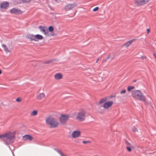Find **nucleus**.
<instances>
[{
    "label": "nucleus",
    "instance_id": "1",
    "mask_svg": "<svg viewBox=\"0 0 156 156\" xmlns=\"http://www.w3.org/2000/svg\"><path fill=\"white\" fill-rule=\"evenodd\" d=\"M15 132H9L0 135V139H2L3 140L6 145H8L13 142L14 138Z\"/></svg>",
    "mask_w": 156,
    "mask_h": 156
},
{
    "label": "nucleus",
    "instance_id": "2",
    "mask_svg": "<svg viewBox=\"0 0 156 156\" xmlns=\"http://www.w3.org/2000/svg\"><path fill=\"white\" fill-rule=\"evenodd\" d=\"M47 125L51 128H55L58 127L59 123L55 118L52 116H48L45 119Z\"/></svg>",
    "mask_w": 156,
    "mask_h": 156
},
{
    "label": "nucleus",
    "instance_id": "3",
    "mask_svg": "<svg viewBox=\"0 0 156 156\" xmlns=\"http://www.w3.org/2000/svg\"><path fill=\"white\" fill-rule=\"evenodd\" d=\"M132 96L137 100L144 101L145 100V96L140 90H133L132 92Z\"/></svg>",
    "mask_w": 156,
    "mask_h": 156
},
{
    "label": "nucleus",
    "instance_id": "4",
    "mask_svg": "<svg viewBox=\"0 0 156 156\" xmlns=\"http://www.w3.org/2000/svg\"><path fill=\"white\" fill-rule=\"evenodd\" d=\"M27 39H30L31 41H38L39 40H43L44 37L43 36L39 34L34 35L32 34H29L26 36Z\"/></svg>",
    "mask_w": 156,
    "mask_h": 156
},
{
    "label": "nucleus",
    "instance_id": "5",
    "mask_svg": "<svg viewBox=\"0 0 156 156\" xmlns=\"http://www.w3.org/2000/svg\"><path fill=\"white\" fill-rule=\"evenodd\" d=\"M107 100V99L106 98L101 99L99 101V103L101 104L104 103L103 107L104 109H108L112 106L114 102L113 101H106Z\"/></svg>",
    "mask_w": 156,
    "mask_h": 156
},
{
    "label": "nucleus",
    "instance_id": "6",
    "mask_svg": "<svg viewBox=\"0 0 156 156\" xmlns=\"http://www.w3.org/2000/svg\"><path fill=\"white\" fill-rule=\"evenodd\" d=\"M86 116V112L85 110L81 109L77 113L76 119L79 121H82L84 120Z\"/></svg>",
    "mask_w": 156,
    "mask_h": 156
},
{
    "label": "nucleus",
    "instance_id": "7",
    "mask_svg": "<svg viewBox=\"0 0 156 156\" xmlns=\"http://www.w3.org/2000/svg\"><path fill=\"white\" fill-rule=\"evenodd\" d=\"M69 118V115L68 114L61 115L59 118L60 124L62 125L65 124Z\"/></svg>",
    "mask_w": 156,
    "mask_h": 156
},
{
    "label": "nucleus",
    "instance_id": "8",
    "mask_svg": "<svg viewBox=\"0 0 156 156\" xmlns=\"http://www.w3.org/2000/svg\"><path fill=\"white\" fill-rule=\"evenodd\" d=\"M81 135V131L79 130H75L72 132L71 136L73 138H76L80 137Z\"/></svg>",
    "mask_w": 156,
    "mask_h": 156
},
{
    "label": "nucleus",
    "instance_id": "9",
    "mask_svg": "<svg viewBox=\"0 0 156 156\" xmlns=\"http://www.w3.org/2000/svg\"><path fill=\"white\" fill-rule=\"evenodd\" d=\"M150 0H135V3L137 6H142L147 4Z\"/></svg>",
    "mask_w": 156,
    "mask_h": 156
},
{
    "label": "nucleus",
    "instance_id": "10",
    "mask_svg": "<svg viewBox=\"0 0 156 156\" xmlns=\"http://www.w3.org/2000/svg\"><path fill=\"white\" fill-rule=\"evenodd\" d=\"M41 32L43 33L46 36L49 35V31L47 27L45 26H40L38 27Z\"/></svg>",
    "mask_w": 156,
    "mask_h": 156
},
{
    "label": "nucleus",
    "instance_id": "11",
    "mask_svg": "<svg viewBox=\"0 0 156 156\" xmlns=\"http://www.w3.org/2000/svg\"><path fill=\"white\" fill-rule=\"evenodd\" d=\"M77 5L75 3L68 4L65 6L64 9L66 11H68L76 7Z\"/></svg>",
    "mask_w": 156,
    "mask_h": 156
},
{
    "label": "nucleus",
    "instance_id": "12",
    "mask_svg": "<svg viewBox=\"0 0 156 156\" xmlns=\"http://www.w3.org/2000/svg\"><path fill=\"white\" fill-rule=\"evenodd\" d=\"M45 97V95L44 93H41L38 94L36 97L37 100L41 101L44 99Z\"/></svg>",
    "mask_w": 156,
    "mask_h": 156
},
{
    "label": "nucleus",
    "instance_id": "13",
    "mask_svg": "<svg viewBox=\"0 0 156 156\" xmlns=\"http://www.w3.org/2000/svg\"><path fill=\"white\" fill-rule=\"evenodd\" d=\"M10 12L12 14H21L22 13V11L21 10L15 8L12 9L10 10Z\"/></svg>",
    "mask_w": 156,
    "mask_h": 156
},
{
    "label": "nucleus",
    "instance_id": "14",
    "mask_svg": "<svg viewBox=\"0 0 156 156\" xmlns=\"http://www.w3.org/2000/svg\"><path fill=\"white\" fill-rule=\"evenodd\" d=\"M63 77V75L61 73H56L54 76V78L55 80H59L62 79Z\"/></svg>",
    "mask_w": 156,
    "mask_h": 156
},
{
    "label": "nucleus",
    "instance_id": "15",
    "mask_svg": "<svg viewBox=\"0 0 156 156\" xmlns=\"http://www.w3.org/2000/svg\"><path fill=\"white\" fill-rule=\"evenodd\" d=\"M136 39H133L126 42L124 44V46L126 48H128V47L130 46L132 44L133 42Z\"/></svg>",
    "mask_w": 156,
    "mask_h": 156
},
{
    "label": "nucleus",
    "instance_id": "16",
    "mask_svg": "<svg viewBox=\"0 0 156 156\" xmlns=\"http://www.w3.org/2000/svg\"><path fill=\"white\" fill-rule=\"evenodd\" d=\"M9 6V3L6 2H4L1 5L0 7L1 8L6 9Z\"/></svg>",
    "mask_w": 156,
    "mask_h": 156
},
{
    "label": "nucleus",
    "instance_id": "17",
    "mask_svg": "<svg viewBox=\"0 0 156 156\" xmlns=\"http://www.w3.org/2000/svg\"><path fill=\"white\" fill-rule=\"evenodd\" d=\"M23 138L25 140H31L33 139L32 137L29 135H27L24 136H23Z\"/></svg>",
    "mask_w": 156,
    "mask_h": 156
},
{
    "label": "nucleus",
    "instance_id": "18",
    "mask_svg": "<svg viewBox=\"0 0 156 156\" xmlns=\"http://www.w3.org/2000/svg\"><path fill=\"white\" fill-rule=\"evenodd\" d=\"M2 46L4 48V50L6 53H7L10 52V51L9 50V49L5 45L2 44Z\"/></svg>",
    "mask_w": 156,
    "mask_h": 156
},
{
    "label": "nucleus",
    "instance_id": "19",
    "mask_svg": "<svg viewBox=\"0 0 156 156\" xmlns=\"http://www.w3.org/2000/svg\"><path fill=\"white\" fill-rule=\"evenodd\" d=\"M37 110H34L31 113V115L32 116L36 115L37 114Z\"/></svg>",
    "mask_w": 156,
    "mask_h": 156
},
{
    "label": "nucleus",
    "instance_id": "20",
    "mask_svg": "<svg viewBox=\"0 0 156 156\" xmlns=\"http://www.w3.org/2000/svg\"><path fill=\"white\" fill-rule=\"evenodd\" d=\"M134 88V87L133 86H129L127 88V90L128 91H129L133 89Z\"/></svg>",
    "mask_w": 156,
    "mask_h": 156
},
{
    "label": "nucleus",
    "instance_id": "21",
    "mask_svg": "<svg viewBox=\"0 0 156 156\" xmlns=\"http://www.w3.org/2000/svg\"><path fill=\"white\" fill-rule=\"evenodd\" d=\"M48 30L49 31L52 32L54 31L53 27L52 26H49L48 28Z\"/></svg>",
    "mask_w": 156,
    "mask_h": 156
},
{
    "label": "nucleus",
    "instance_id": "22",
    "mask_svg": "<svg viewBox=\"0 0 156 156\" xmlns=\"http://www.w3.org/2000/svg\"><path fill=\"white\" fill-rule=\"evenodd\" d=\"M126 92V89H123L122 91H121L120 92V93L121 94H122L125 93Z\"/></svg>",
    "mask_w": 156,
    "mask_h": 156
},
{
    "label": "nucleus",
    "instance_id": "23",
    "mask_svg": "<svg viewBox=\"0 0 156 156\" xmlns=\"http://www.w3.org/2000/svg\"><path fill=\"white\" fill-rule=\"evenodd\" d=\"M22 101V98H18L16 99V101L18 102H20Z\"/></svg>",
    "mask_w": 156,
    "mask_h": 156
},
{
    "label": "nucleus",
    "instance_id": "24",
    "mask_svg": "<svg viewBox=\"0 0 156 156\" xmlns=\"http://www.w3.org/2000/svg\"><path fill=\"white\" fill-rule=\"evenodd\" d=\"M99 9L98 7H96L93 9V11L94 12H96L98 11Z\"/></svg>",
    "mask_w": 156,
    "mask_h": 156
},
{
    "label": "nucleus",
    "instance_id": "25",
    "mask_svg": "<svg viewBox=\"0 0 156 156\" xmlns=\"http://www.w3.org/2000/svg\"><path fill=\"white\" fill-rule=\"evenodd\" d=\"M126 149L129 152H130L131 151L132 149L129 146H126Z\"/></svg>",
    "mask_w": 156,
    "mask_h": 156
},
{
    "label": "nucleus",
    "instance_id": "26",
    "mask_svg": "<svg viewBox=\"0 0 156 156\" xmlns=\"http://www.w3.org/2000/svg\"><path fill=\"white\" fill-rule=\"evenodd\" d=\"M126 144L127 145V146L131 147V144L127 141L126 142Z\"/></svg>",
    "mask_w": 156,
    "mask_h": 156
},
{
    "label": "nucleus",
    "instance_id": "27",
    "mask_svg": "<svg viewBox=\"0 0 156 156\" xmlns=\"http://www.w3.org/2000/svg\"><path fill=\"white\" fill-rule=\"evenodd\" d=\"M82 143L84 144H86L87 143H90V141H82Z\"/></svg>",
    "mask_w": 156,
    "mask_h": 156
},
{
    "label": "nucleus",
    "instance_id": "28",
    "mask_svg": "<svg viewBox=\"0 0 156 156\" xmlns=\"http://www.w3.org/2000/svg\"><path fill=\"white\" fill-rule=\"evenodd\" d=\"M132 130L133 132H136V131H137V128L136 127H135V126H134L133 127Z\"/></svg>",
    "mask_w": 156,
    "mask_h": 156
},
{
    "label": "nucleus",
    "instance_id": "29",
    "mask_svg": "<svg viewBox=\"0 0 156 156\" xmlns=\"http://www.w3.org/2000/svg\"><path fill=\"white\" fill-rule=\"evenodd\" d=\"M147 33L148 34H149L150 33V29L149 28L147 29Z\"/></svg>",
    "mask_w": 156,
    "mask_h": 156
},
{
    "label": "nucleus",
    "instance_id": "30",
    "mask_svg": "<svg viewBox=\"0 0 156 156\" xmlns=\"http://www.w3.org/2000/svg\"><path fill=\"white\" fill-rule=\"evenodd\" d=\"M141 58L142 59H144L146 58V57L144 56H142L141 57Z\"/></svg>",
    "mask_w": 156,
    "mask_h": 156
},
{
    "label": "nucleus",
    "instance_id": "31",
    "mask_svg": "<svg viewBox=\"0 0 156 156\" xmlns=\"http://www.w3.org/2000/svg\"><path fill=\"white\" fill-rule=\"evenodd\" d=\"M50 62L49 61H47L44 62V63H49Z\"/></svg>",
    "mask_w": 156,
    "mask_h": 156
},
{
    "label": "nucleus",
    "instance_id": "32",
    "mask_svg": "<svg viewBox=\"0 0 156 156\" xmlns=\"http://www.w3.org/2000/svg\"><path fill=\"white\" fill-rule=\"evenodd\" d=\"M89 73H90V74H94V73H93L92 72H91L90 71V70H89Z\"/></svg>",
    "mask_w": 156,
    "mask_h": 156
},
{
    "label": "nucleus",
    "instance_id": "33",
    "mask_svg": "<svg viewBox=\"0 0 156 156\" xmlns=\"http://www.w3.org/2000/svg\"><path fill=\"white\" fill-rule=\"evenodd\" d=\"M2 73V71L1 70V69H0V74H1Z\"/></svg>",
    "mask_w": 156,
    "mask_h": 156
},
{
    "label": "nucleus",
    "instance_id": "34",
    "mask_svg": "<svg viewBox=\"0 0 156 156\" xmlns=\"http://www.w3.org/2000/svg\"><path fill=\"white\" fill-rule=\"evenodd\" d=\"M98 59L97 60V61H96V62H98Z\"/></svg>",
    "mask_w": 156,
    "mask_h": 156
},
{
    "label": "nucleus",
    "instance_id": "35",
    "mask_svg": "<svg viewBox=\"0 0 156 156\" xmlns=\"http://www.w3.org/2000/svg\"><path fill=\"white\" fill-rule=\"evenodd\" d=\"M51 35H52V36H53V34H51Z\"/></svg>",
    "mask_w": 156,
    "mask_h": 156
},
{
    "label": "nucleus",
    "instance_id": "36",
    "mask_svg": "<svg viewBox=\"0 0 156 156\" xmlns=\"http://www.w3.org/2000/svg\"><path fill=\"white\" fill-rule=\"evenodd\" d=\"M62 156H67L66 155H63Z\"/></svg>",
    "mask_w": 156,
    "mask_h": 156
}]
</instances>
